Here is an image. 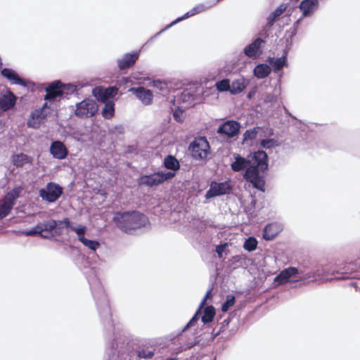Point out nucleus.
I'll return each instance as SVG.
<instances>
[{
  "instance_id": "obj_1",
  "label": "nucleus",
  "mask_w": 360,
  "mask_h": 360,
  "mask_svg": "<svg viewBox=\"0 0 360 360\" xmlns=\"http://www.w3.org/2000/svg\"><path fill=\"white\" fill-rule=\"evenodd\" d=\"M91 271L92 276L88 277L87 280L99 316L105 330L109 333V335L112 333L113 335H115V338L111 340L110 344L111 353L112 355H115L116 353L117 355L122 354L128 343L126 338L116 331L112 319V313L108 296L105 294L101 281L94 274V272L93 271Z\"/></svg>"
},
{
  "instance_id": "obj_2",
  "label": "nucleus",
  "mask_w": 360,
  "mask_h": 360,
  "mask_svg": "<svg viewBox=\"0 0 360 360\" xmlns=\"http://www.w3.org/2000/svg\"><path fill=\"white\" fill-rule=\"evenodd\" d=\"M112 221L119 229L129 234H131L134 230L145 227L149 224L148 217L138 211L116 212Z\"/></svg>"
},
{
  "instance_id": "obj_3",
  "label": "nucleus",
  "mask_w": 360,
  "mask_h": 360,
  "mask_svg": "<svg viewBox=\"0 0 360 360\" xmlns=\"http://www.w3.org/2000/svg\"><path fill=\"white\" fill-rule=\"evenodd\" d=\"M307 279H311V281L314 279V276L311 272L304 274V271L300 268L289 266L279 272L274 278V283L276 286H278L288 283H305Z\"/></svg>"
},
{
  "instance_id": "obj_4",
  "label": "nucleus",
  "mask_w": 360,
  "mask_h": 360,
  "mask_svg": "<svg viewBox=\"0 0 360 360\" xmlns=\"http://www.w3.org/2000/svg\"><path fill=\"white\" fill-rule=\"evenodd\" d=\"M175 175L176 172L159 171L148 175L141 176L139 184L153 187L172 179Z\"/></svg>"
},
{
  "instance_id": "obj_5",
  "label": "nucleus",
  "mask_w": 360,
  "mask_h": 360,
  "mask_svg": "<svg viewBox=\"0 0 360 360\" xmlns=\"http://www.w3.org/2000/svg\"><path fill=\"white\" fill-rule=\"evenodd\" d=\"M188 149L195 160L205 159L210 152V144L205 136L195 139L189 145Z\"/></svg>"
},
{
  "instance_id": "obj_6",
  "label": "nucleus",
  "mask_w": 360,
  "mask_h": 360,
  "mask_svg": "<svg viewBox=\"0 0 360 360\" xmlns=\"http://www.w3.org/2000/svg\"><path fill=\"white\" fill-rule=\"evenodd\" d=\"M46 221L47 231H53L55 236H60L63 234L64 229L72 231L75 233L78 226H75L68 217H65L62 220H56L51 219Z\"/></svg>"
},
{
  "instance_id": "obj_7",
  "label": "nucleus",
  "mask_w": 360,
  "mask_h": 360,
  "mask_svg": "<svg viewBox=\"0 0 360 360\" xmlns=\"http://www.w3.org/2000/svg\"><path fill=\"white\" fill-rule=\"evenodd\" d=\"M63 187L54 182H49L46 186L41 188L39 195L41 199L48 202H56L62 195Z\"/></svg>"
},
{
  "instance_id": "obj_8",
  "label": "nucleus",
  "mask_w": 360,
  "mask_h": 360,
  "mask_svg": "<svg viewBox=\"0 0 360 360\" xmlns=\"http://www.w3.org/2000/svg\"><path fill=\"white\" fill-rule=\"evenodd\" d=\"M248 160H250V166L247 169L254 168L262 172L268 169V155L265 151L259 150L253 152L248 155Z\"/></svg>"
},
{
  "instance_id": "obj_9",
  "label": "nucleus",
  "mask_w": 360,
  "mask_h": 360,
  "mask_svg": "<svg viewBox=\"0 0 360 360\" xmlns=\"http://www.w3.org/2000/svg\"><path fill=\"white\" fill-rule=\"evenodd\" d=\"M98 111V105L93 99H84L77 103L75 115L79 117H92Z\"/></svg>"
},
{
  "instance_id": "obj_10",
  "label": "nucleus",
  "mask_w": 360,
  "mask_h": 360,
  "mask_svg": "<svg viewBox=\"0 0 360 360\" xmlns=\"http://www.w3.org/2000/svg\"><path fill=\"white\" fill-rule=\"evenodd\" d=\"M233 186L231 185L229 181H224L223 182L212 181L210 185V188L205 193V198L210 199L217 196H221L229 193L232 190Z\"/></svg>"
},
{
  "instance_id": "obj_11",
  "label": "nucleus",
  "mask_w": 360,
  "mask_h": 360,
  "mask_svg": "<svg viewBox=\"0 0 360 360\" xmlns=\"http://www.w3.org/2000/svg\"><path fill=\"white\" fill-rule=\"evenodd\" d=\"M1 75L6 79L11 84L19 85L23 87L34 86V82L21 78L18 73L10 68H4L1 70Z\"/></svg>"
},
{
  "instance_id": "obj_12",
  "label": "nucleus",
  "mask_w": 360,
  "mask_h": 360,
  "mask_svg": "<svg viewBox=\"0 0 360 360\" xmlns=\"http://www.w3.org/2000/svg\"><path fill=\"white\" fill-rule=\"evenodd\" d=\"M265 43L264 39L261 37H257L251 43L244 47L243 53L250 58L257 59L262 55L263 46Z\"/></svg>"
},
{
  "instance_id": "obj_13",
  "label": "nucleus",
  "mask_w": 360,
  "mask_h": 360,
  "mask_svg": "<svg viewBox=\"0 0 360 360\" xmlns=\"http://www.w3.org/2000/svg\"><path fill=\"white\" fill-rule=\"evenodd\" d=\"M259 172L252 168L245 170L243 176L247 181L252 184L255 188L264 192L265 191V181L264 176Z\"/></svg>"
},
{
  "instance_id": "obj_14",
  "label": "nucleus",
  "mask_w": 360,
  "mask_h": 360,
  "mask_svg": "<svg viewBox=\"0 0 360 360\" xmlns=\"http://www.w3.org/2000/svg\"><path fill=\"white\" fill-rule=\"evenodd\" d=\"M287 8V4H282L267 16L266 23L263 27L262 30L259 33L261 36L264 37V38L269 37V31L271 30L272 26L274 25L275 22L286 10Z\"/></svg>"
},
{
  "instance_id": "obj_15",
  "label": "nucleus",
  "mask_w": 360,
  "mask_h": 360,
  "mask_svg": "<svg viewBox=\"0 0 360 360\" xmlns=\"http://www.w3.org/2000/svg\"><path fill=\"white\" fill-rule=\"evenodd\" d=\"M240 128V124L238 121L227 120L219 125L217 133L228 138H233L239 134Z\"/></svg>"
},
{
  "instance_id": "obj_16",
  "label": "nucleus",
  "mask_w": 360,
  "mask_h": 360,
  "mask_svg": "<svg viewBox=\"0 0 360 360\" xmlns=\"http://www.w3.org/2000/svg\"><path fill=\"white\" fill-rule=\"evenodd\" d=\"M63 89H64L63 83L60 80L52 82L45 88L44 100L52 102L58 97L63 98Z\"/></svg>"
},
{
  "instance_id": "obj_17",
  "label": "nucleus",
  "mask_w": 360,
  "mask_h": 360,
  "mask_svg": "<svg viewBox=\"0 0 360 360\" xmlns=\"http://www.w3.org/2000/svg\"><path fill=\"white\" fill-rule=\"evenodd\" d=\"M86 232V227L84 225H78V228L75 230V233L77 236L78 240L81 242L84 246L89 250L96 252L100 247V243L96 240L87 239L85 237Z\"/></svg>"
},
{
  "instance_id": "obj_18",
  "label": "nucleus",
  "mask_w": 360,
  "mask_h": 360,
  "mask_svg": "<svg viewBox=\"0 0 360 360\" xmlns=\"http://www.w3.org/2000/svg\"><path fill=\"white\" fill-rule=\"evenodd\" d=\"M129 91L134 94L145 105H149L153 102V95L152 91L143 86L131 87Z\"/></svg>"
},
{
  "instance_id": "obj_19",
  "label": "nucleus",
  "mask_w": 360,
  "mask_h": 360,
  "mask_svg": "<svg viewBox=\"0 0 360 360\" xmlns=\"http://www.w3.org/2000/svg\"><path fill=\"white\" fill-rule=\"evenodd\" d=\"M50 153L58 160H64L68 155V150L65 144L60 141H54L50 146Z\"/></svg>"
},
{
  "instance_id": "obj_20",
  "label": "nucleus",
  "mask_w": 360,
  "mask_h": 360,
  "mask_svg": "<svg viewBox=\"0 0 360 360\" xmlns=\"http://www.w3.org/2000/svg\"><path fill=\"white\" fill-rule=\"evenodd\" d=\"M139 58V51L125 53L121 58L117 59V66L120 70L131 68L135 64Z\"/></svg>"
},
{
  "instance_id": "obj_21",
  "label": "nucleus",
  "mask_w": 360,
  "mask_h": 360,
  "mask_svg": "<svg viewBox=\"0 0 360 360\" xmlns=\"http://www.w3.org/2000/svg\"><path fill=\"white\" fill-rule=\"evenodd\" d=\"M16 101V96L11 90L6 91V94L0 97V110L6 111L13 108Z\"/></svg>"
},
{
  "instance_id": "obj_22",
  "label": "nucleus",
  "mask_w": 360,
  "mask_h": 360,
  "mask_svg": "<svg viewBox=\"0 0 360 360\" xmlns=\"http://www.w3.org/2000/svg\"><path fill=\"white\" fill-rule=\"evenodd\" d=\"M319 5V0H302L299 8L302 12V17H309L316 11Z\"/></svg>"
},
{
  "instance_id": "obj_23",
  "label": "nucleus",
  "mask_w": 360,
  "mask_h": 360,
  "mask_svg": "<svg viewBox=\"0 0 360 360\" xmlns=\"http://www.w3.org/2000/svg\"><path fill=\"white\" fill-rule=\"evenodd\" d=\"M234 162L231 164V169L234 172H240L250 166V160L248 158L242 157L239 154H234Z\"/></svg>"
},
{
  "instance_id": "obj_24",
  "label": "nucleus",
  "mask_w": 360,
  "mask_h": 360,
  "mask_svg": "<svg viewBox=\"0 0 360 360\" xmlns=\"http://www.w3.org/2000/svg\"><path fill=\"white\" fill-rule=\"evenodd\" d=\"M280 227L276 223L266 225L263 229L262 237L266 240H273L279 233Z\"/></svg>"
},
{
  "instance_id": "obj_25",
  "label": "nucleus",
  "mask_w": 360,
  "mask_h": 360,
  "mask_svg": "<svg viewBox=\"0 0 360 360\" xmlns=\"http://www.w3.org/2000/svg\"><path fill=\"white\" fill-rule=\"evenodd\" d=\"M269 66L272 68L275 72L281 70L285 66L288 65L286 56L283 55L280 58L269 57L267 59Z\"/></svg>"
},
{
  "instance_id": "obj_26",
  "label": "nucleus",
  "mask_w": 360,
  "mask_h": 360,
  "mask_svg": "<svg viewBox=\"0 0 360 360\" xmlns=\"http://www.w3.org/2000/svg\"><path fill=\"white\" fill-rule=\"evenodd\" d=\"M163 166L165 169H169V172H176L180 169V163L176 158L172 155L165 156L163 160Z\"/></svg>"
},
{
  "instance_id": "obj_27",
  "label": "nucleus",
  "mask_w": 360,
  "mask_h": 360,
  "mask_svg": "<svg viewBox=\"0 0 360 360\" xmlns=\"http://www.w3.org/2000/svg\"><path fill=\"white\" fill-rule=\"evenodd\" d=\"M271 67L266 63H259L253 69V75L257 79H264L271 73Z\"/></svg>"
},
{
  "instance_id": "obj_28",
  "label": "nucleus",
  "mask_w": 360,
  "mask_h": 360,
  "mask_svg": "<svg viewBox=\"0 0 360 360\" xmlns=\"http://www.w3.org/2000/svg\"><path fill=\"white\" fill-rule=\"evenodd\" d=\"M12 162L16 167H22L25 164L31 163L32 158L22 153L14 154L12 156Z\"/></svg>"
},
{
  "instance_id": "obj_29",
  "label": "nucleus",
  "mask_w": 360,
  "mask_h": 360,
  "mask_svg": "<svg viewBox=\"0 0 360 360\" xmlns=\"http://www.w3.org/2000/svg\"><path fill=\"white\" fill-rule=\"evenodd\" d=\"M247 86V82L244 78L235 79L230 84L229 92L236 95L242 92Z\"/></svg>"
},
{
  "instance_id": "obj_30",
  "label": "nucleus",
  "mask_w": 360,
  "mask_h": 360,
  "mask_svg": "<svg viewBox=\"0 0 360 360\" xmlns=\"http://www.w3.org/2000/svg\"><path fill=\"white\" fill-rule=\"evenodd\" d=\"M216 311L212 305L206 306L204 308L202 315L201 316V321L204 324L211 323L215 316Z\"/></svg>"
},
{
  "instance_id": "obj_31",
  "label": "nucleus",
  "mask_w": 360,
  "mask_h": 360,
  "mask_svg": "<svg viewBox=\"0 0 360 360\" xmlns=\"http://www.w3.org/2000/svg\"><path fill=\"white\" fill-rule=\"evenodd\" d=\"M22 191V188L21 186L14 187L5 195L3 199L8 202H12L14 205L15 200L20 197Z\"/></svg>"
},
{
  "instance_id": "obj_32",
  "label": "nucleus",
  "mask_w": 360,
  "mask_h": 360,
  "mask_svg": "<svg viewBox=\"0 0 360 360\" xmlns=\"http://www.w3.org/2000/svg\"><path fill=\"white\" fill-rule=\"evenodd\" d=\"M115 115V103L112 101H108L102 110V115L105 119H111Z\"/></svg>"
},
{
  "instance_id": "obj_33",
  "label": "nucleus",
  "mask_w": 360,
  "mask_h": 360,
  "mask_svg": "<svg viewBox=\"0 0 360 360\" xmlns=\"http://www.w3.org/2000/svg\"><path fill=\"white\" fill-rule=\"evenodd\" d=\"M13 207L12 202H8L4 199L0 200V219L7 217Z\"/></svg>"
},
{
  "instance_id": "obj_34",
  "label": "nucleus",
  "mask_w": 360,
  "mask_h": 360,
  "mask_svg": "<svg viewBox=\"0 0 360 360\" xmlns=\"http://www.w3.org/2000/svg\"><path fill=\"white\" fill-rule=\"evenodd\" d=\"M44 231H47L46 221H43L37 224L35 226L32 227L31 229L23 231V233L25 236H34L39 235L44 232Z\"/></svg>"
},
{
  "instance_id": "obj_35",
  "label": "nucleus",
  "mask_w": 360,
  "mask_h": 360,
  "mask_svg": "<svg viewBox=\"0 0 360 360\" xmlns=\"http://www.w3.org/2000/svg\"><path fill=\"white\" fill-rule=\"evenodd\" d=\"M92 93L96 98L100 102L106 103V101L109 98L108 96V94L103 87H96L93 89Z\"/></svg>"
},
{
  "instance_id": "obj_36",
  "label": "nucleus",
  "mask_w": 360,
  "mask_h": 360,
  "mask_svg": "<svg viewBox=\"0 0 360 360\" xmlns=\"http://www.w3.org/2000/svg\"><path fill=\"white\" fill-rule=\"evenodd\" d=\"M258 241L254 236L248 237L243 243V248L248 252H252L256 250Z\"/></svg>"
},
{
  "instance_id": "obj_37",
  "label": "nucleus",
  "mask_w": 360,
  "mask_h": 360,
  "mask_svg": "<svg viewBox=\"0 0 360 360\" xmlns=\"http://www.w3.org/2000/svg\"><path fill=\"white\" fill-rule=\"evenodd\" d=\"M155 354V349L141 348L136 351V356L140 359H150Z\"/></svg>"
},
{
  "instance_id": "obj_38",
  "label": "nucleus",
  "mask_w": 360,
  "mask_h": 360,
  "mask_svg": "<svg viewBox=\"0 0 360 360\" xmlns=\"http://www.w3.org/2000/svg\"><path fill=\"white\" fill-rule=\"evenodd\" d=\"M216 89L219 92L229 91L230 81L228 79H223L216 82Z\"/></svg>"
},
{
  "instance_id": "obj_39",
  "label": "nucleus",
  "mask_w": 360,
  "mask_h": 360,
  "mask_svg": "<svg viewBox=\"0 0 360 360\" xmlns=\"http://www.w3.org/2000/svg\"><path fill=\"white\" fill-rule=\"evenodd\" d=\"M153 86L154 88L158 89L162 94L168 93V84L166 82L160 79L154 80L153 82Z\"/></svg>"
},
{
  "instance_id": "obj_40",
  "label": "nucleus",
  "mask_w": 360,
  "mask_h": 360,
  "mask_svg": "<svg viewBox=\"0 0 360 360\" xmlns=\"http://www.w3.org/2000/svg\"><path fill=\"white\" fill-rule=\"evenodd\" d=\"M260 145L266 149H271L279 146L278 140L275 139H264L260 141Z\"/></svg>"
},
{
  "instance_id": "obj_41",
  "label": "nucleus",
  "mask_w": 360,
  "mask_h": 360,
  "mask_svg": "<svg viewBox=\"0 0 360 360\" xmlns=\"http://www.w3.org/2000/svg\"><path fill=\"white\" fill-rule=\"evenodd\" d=\"M259 129V127H254L246 130L243 134V141L255 140L257 138Z\"/></svg>"
},
{
  "instance_id": "obj_42",
  "label": "nucleus",
  "mask_w": 360,
  "mask_h": 360,
  "mask_svg": "<svg viewBox=\"0 0 360 360\" xmlns=\"http://www.w3.org/2000/svg\"><path fill=\"white\" fill-rule=\"evenodd\" d=\"M201 314H202V308L200 307H199L198 309L196 310L195 313L194 314V315L193 316V317L190 319V321L187 323V324L181 330V333L184 332L188 328L193 326L194 325V323H195L198 321Z\"/></svg>"
},
{
  "instance_id": "obj_43",
  "label": "nucleus",
  "mask_w": 360,
  "mask_h": 360,
  "mask_svg": "<svg viewBox=\"0 0 360 360\" xmlns=\"http://www.w3.org/2000/svg\"><path fill=\"white\" fill-rule=\"evenodd\" d=\"M235 301L236 297L233 295H226V300L221 305V311L224 312L227 311L234 304Z\"/></svg>"
},
{
  "instance_id": "obj_44",
  "label": "nucleus",
  "mask_w": 360,
  "mask_h": 360,
  "mask_svg": "<svg viewBox=\"0 0 360 360\" xmlns=\"http://www.w3.org/2000/svg\"><path fill=\"white\" fill-rule=\"evenodd\" d=\"M181 99L184 103L191 104L195 100V95L189 90H184L181 94Z\"/></svg>"
},
{
  "instance_id": "obj_45",
  "label": "nucleus",
  "mask_w": 360,
  "mask_h": 360,
  "mask_svg": "<svg viewBox=\"0 0 360 360\" xmlns=\"http://www.w3.org/2000/svg\"><path fill=\"white\" fill-rule=\"evenodd\" d=\"M64 89H63V97H65L69 94H72L77 91V87L74 84L70 83L63 84Z\"/></svg>"
},
{
  "instance_id": "obj_46",
  "label": "nucleus",
  "mask_w": 360,
  "mask_h": 360,
  "mask_svg": "<svg viewBox=\"0 0 360 360\" xmlns=\"http://www.w3.org/2000/svg\"><path fill=\"white\" fill-rule=\"evenodd\" d=\"M49 112H44L43 110V108H38L36 109L31 114V117L33 119H44L47 117Z\"/></svg>"
},
{
  "instance_id": "obj_47",
  "label": "nucleus",
  "mask_w": 360,
  "mask_h": 360,
  "mask_svg": "<svg viewBox=\"0 0 360 360\" xmlns=\"http://www.w3.org/2000/svg\"><path fill=\"white\" fill-rule=\"evenodd\" d=\"M236 315V311L231 312L229 315V316L222 321V323H221L219 330H222V332L224 331L225 329L228 328L231 319L233 317H234Z\"/></svg>"
},
{
  "instance_id": "obj_48",
  "label": "nucleus",
  "mask_w": 360,
  "mask_h": 360,
  "mask_svg": "<svg viewBox=\"0 0 360 360\" xmlns=\"http://www.w3.org/2000/svg\"><path fill=\"white\" fill-rule=\"evenodd\" d=\"M228 245V243H223L216 246L215 251L219 258L223 257V253L225 252Z\"/></svg>"
},
{
  "instance_id": "obj_49",
  "label": "nucleus",
  "mask_w": 360,
  "mask_h": 360,
  "mask_svg": "<svg viewBox=\"0 0 360 360\" xmlns=\"http://www.w3.org/2000/svg\"><path fill=\"white\" fill-rule=\"evenodd\" d=\"M193 16L192 15V13L191 12V11H188L187 13H186L184 15H183L181 17H179L177 18L176 19H175L174 20H173L172 22H170V26H174L175 25L176 23L189 18V17H191Z\"/></svg>"
},
{
  "instance_id": "obj_50",
  "label": "nucleus",
  "mask_w": 360,
  "mask_h": 360,
  "mask_svg": "<svg viewBox=\"0 0 360 360\" xmlns=\"http://www.w3.org/2000/svg\"><path fill=\"white\" fill-rule=\"evenodd\" d=\"M173 117L174 119L179 123H181L184 122V117H183V111L180 110L179 108L178 110H176L173 112Z\"/></svg>"
},
{
  "instance_id": "obj_51",
  "label": "nucleus",
  "mask_w": 360,
  "mask_h": 360,
  "mask_svg": "<svg viewBox=\"0 0 360 360\" xmlns=\"http://www.w3.org/2000/svg\"><path fill=\"white\" fill-rule=\"evenodd\" d=\"M206 8V7L205 6L204 4H198L196 6L193 7L191 11V13H192V15H195L203 11H205Z\"/></svg>"
},
{
  "instance_id": "obj_52",
  "label": "nucleus",
  "mask_w": 360,
  "mask_h": 360,
  "mask_svg": "<svg viewBox=\"0 0 360 360\" xmlns=\"http://www.w3.org/2000/svg\"><path fill=\"white\" fill-rule=\"evenodd\" d=\"M108 94V96L110 98L114 97L117 94V89L115 86H110L105 88Z\"/></svg>"
},
{
  "instance_id": "obj_53",
  "label": "nucleus",
  "mask_w": 360,
  "mask_h": 360,
  "mask_svg": "<svg viewBox=\"0 0 360 360\" xmlns=\"http://www.w3.org/2000/svg\"><path fill=\"white\" fill-rule=\"evenodd\" d=\"M39 236L44 239H51L55 235L53 231H44V232H41V233H40Z\"/></svg>"
},
{
  "instance_id": "obj_54",
  "label": "nucleus",
  "mask_w": 360,
  "mask_h": 360,
  "mask_svg": "<svg viewBox=\"0 0 360 360\" xmlns=\"http://www.w3.org/2000/svg\"><path fill=\"white\" fill-rule=\"evenodd\" d=\"M199 342H200L199 340H195L193 342H188L186 345H184V346L181 347V351H185V350L191 349L194 346L198 345L199 343Z\"/></svg>"
},
{
  "instance_id": "obj_55",
  "label": "nucleus",
  "mask_w": 360,
  "mask_h": 360,
  "mask_svg": "<svg viewBox=\"0 0 360 360\" xmlns=\"http://www.w3.org/2000/svg\"><path fill=\"white\" fill-rule=\"evenodd\" d=\"M276 101H277V96L274 94H267L264 98L265 103H275Z\"/></svg>"
},
{
  "instance_id": "obj_56",
  "label": "nucleus",
  "mask_w": 360,
  "mask_h": 360,
  "mask_svg": "<svg viewBox=\"0 0 360 360\" xmlns=\"http://www.w3.org/2000/svg\"><path fill=\"white\" fill-rule=\"evenodd\" d=\"M297 33V31L295 30V28H292V27L286 31V35L288 36V38L290 40V43H292V40L294 37L296 36Z\"/></svg>"
},
{
  "instance_id": "obj_57",
  "label": "nucleus",
  "mask_w": 360,
  "mask_h": 360,
  "mask_svg": "<svg viewBox=\"0 0 360 360\" xmlns=\"http://www.w3.org/2000/svg\"><path fill=\"white\" fill-rule=\"evenodd\" d=\"M212 296V289H210L207 291L204 298L202 299V300L201 301L200 304V306L201 308L203 307L204 306V304H205V302L206 301V300L209 297H211Z\"/></svg>"
},
{
  "instance_id": "obj_58",
  "label": "nucleus",
  "mask_w": 360,
  "mask_h": 360,
  "mask_svg": "<svg viewBox=\"0 0 360 360\" xmlns=\"http://www.w3.org/2000/svg\"><path fill=\"white\" fill-rule=\"evenodd\" d=\"M172 26H170V23L168 24L165 27L162 29L160 32L155 34L153 36H152V39H156L158 37H159L162 33L165 32L166 30L172 27Z\"/></svg>"
},
{
  "instance_id": "obj_59",
  "label": "nucleus",
  "mask_w": 360,
  "mask_h": 360,
  "mask_svg": "<svg viewBox=\"0 0 360 360\" xmlns=\"http://www.w3.org/2000/svg\"><path fill=\"white\" fill-rule=\"evenodd\" d=\"M304 17L301 16L299 19H297L292 25V28H295V30L297 31L298 30V28H299V26L301 23V22L302 21Z\"/></svg>"
},
{
  "instance_id": "obj_60",
  "label": "nucleus",
  "mask_w": 360,
  "mask_h": 360,
  "mask_svg": "<svg viewBox=\"0 0 360 360\" xmlns=\"http://www.w3.org/2000/svg\"><path fill=\"white\" fill-rule=\"evenodd\" d=\"M115 130L119 134H122L124 128L122 125H117L115 127Z\"/></svg>"
},
{
  "instance_id": "obj_61",
  "label": "nucleus",
  "mask_w": 360,
  "mask_h": 360,
  "mask_svg": "<svg viewBox=\"0 0 360 360\" xmlns=\"http://www.w3.org/2000/svg\"><path fill=\"white\" fill-rule=\"evenodd\" d=\"M242 259V257L240 255H236L233 257V260L234 263L240 262Z\"/></svg>"
},
{
  "instance_id": "obj_62",
  "label": "nucleus",
  "mask_w": 360,
  "mask_h": 360,
  "mask_svg": "<svg viewBox=\"0 0 360 360\" xmlns=\"http://www.w3.org/2000/svg\"><path fill=\"white\" fill-rule=\"evenodd\" d=\"M256 91L255 90H251L248 92L247 97L248 98H252V97L255 94Z\"/></svg>"
},
{
  "instance_id": "obj_63",
  "label": "nucleus",
  "mask_w": 360,
  "mask_h": 360,
  "mask_svg": "<svg viewBox=\"0 0 360 360\" xmlns=\"http://www.w3.org/2000/svg\"><path fill=\"white\" fill-rule=\"evenodd\" d=\"M222 333V330H219L216 333H213L212 340L215 339L218 335Z\"/></svg>"
},
{
  "instance_id": "obj_64",
  "label": "nucleus",
  "mask_w": 360,
  "mask_h": 360,
  "mask_svg": "<svg viewBox=\"0 0 360 360\" xmlns=\"http://www.w3.org/2000/svg\"><path fill=\"white\" fill-rule=\"evenodd\" d=\"M41 108H43V110H44V112H47V111H46V109H49V105H48V103H44V105H42V107H41Z\"/></svg>"
}]
</instances>
